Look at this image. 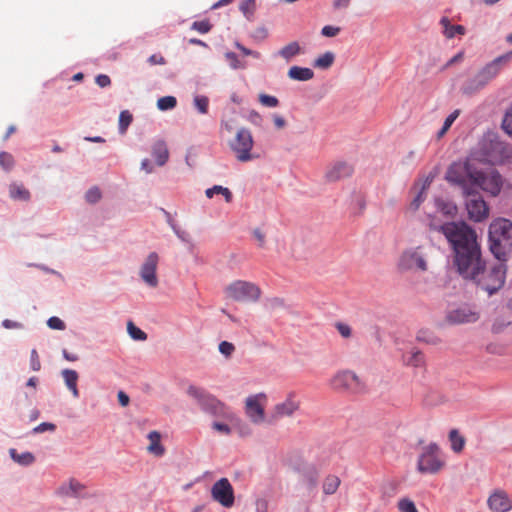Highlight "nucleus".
Segmentation results:
<instances>
[{
    "mask_svg": "<svg viewBox=\"0 0 512 512\" xmlns=\"http://www.w3.org/2000/svg\"><path fill=\"white\" fill-rule=\"evenodd\" d=\"M354 169L351 164L345 161H336L331 163L325 172V179L328 182H336L350 177Z\"/></svg>",
    "mask_w": 512,
    "mask_h": 512,
    "instance_id": "a211bd4d",
    "label": "nucleus"
},
{
    "mask_svg": "<svg viewBox=\"0 0 512 512\" xmlns=\"http://www.w3.org/2000/svg\"><path fill=\"white\" fill-rule=\"evenodd\" d=\"M96 84L101 87H108L111 84V79L106 74H99L95 79Z\"/></svg>",
    "mask_w": 512,
    "mask_h": 512,
    "instance_id": "e2e57ef3",
    "label": "nucleus"
},
{
    "mask_svg": "<svg viewBox=\"0 0 512 512\" xmlns=\"http://www.w3.org/2000/svg\"><path fill=\"white\" fill-rule=\"evenodd\" d=\"M84 489L85 486L81 482L71 478L57 488L56 494L60 497H79Z\"/></svg>",
    "mask_w": 512,
    "mask_h": 512,
    "instance_id": "4be33fe9",
    "label": "nucleus"
},
{
    "mask_svg": "<svg viewBox=\"0 0 512 512\" xmlns=\"http://www.w3.org/2000/svg\"><path fill=\"white\" fill-rule=\"evenodd\" d=\"M0 165L5 170H10L14 165L13 156L7 152H0Z\"/></svg>",
    "mask_w": 512,
    "mask_h": 512,
    "instance_id": "8fccbe9b",
    "label": "nucleus"
},
{
    "mask_svg": "<svg viewBox=\"0 0 512 512\" xmlns=\"http://www.w3.org/2000/svg\"><path fill=\"white\" fill-rule=\"evenodd\" d=\"M159 264V256L156 252H151L145 258L142 263L139 275L141 280L151 288H155L158 286L159 280L157 277V267Z\"/></svg>",
    "mask_w": 512,
    "mask_h": 512,
    "instance_id": "dca6fc26",
    "label": "nucleus"
},
{
    "mask_svg": "<svg viewBox=\"0 0 512 512\" xmlns=\"http://www.w3.org/2000/svg\"><path fill=\"white\" fill-rule=\"evenodd\" d=\"M449 242L454 252L457 271H467L471 263L481 258V247L477 234L471 226H434Z\"/></svg>",
    "mask_w": 512,
    "mask_h": 512,
    "instance_id": "f257e3e1",
    "label": "nucleus"
},
{
    "mask_svg": "<svg viewBox=\"0 0 512 512\" xmlns=\"http://www.w3.org/2000/svg\"><path fill=\"white\" fill-rule=\"evenodd\" d=\"M267 399L266 394L258 393L247 397L245 401V412L250 421L256 425L262 424L265 418V410L263 402Z\"/></svg>",
    "mask_w": 512,
    "mask_h": 512,
    "instance_id": "4468645a",
    "label": "nucleus"
},
{
    "mask_svg": "<svg viewBox=\"0 0 512 512\" xmlns=\"http://www.w3.org/2000/svg\"><path fill=\"white\" fill-rule=\"evenodd\" d=\"M279 55L289 62L293 57L301 53V47L298 42L293 41L279 50Z\"/></svg>",
    "mask_w": 512,
    "mask_h": 512,
    "instance_id": "473e14b6",
    "label": "nucleus"
},
{
    "mask_svg": "<svg viewBox=\"0 0 512 512\" xmlns=\"http://www.w3.org/2000/svg\"><path fill=\"white\" fill-rule=\"evenodd\" d=\"M449 440L451 441V448L454 452L459 453L463 450L465 439L456 429H452L449 432Z\"/></svg>",
    "mask_w": 512,
    "mask_h": 512,
    "instance_id": "4c0bfd02",
    "label": "nucleus"
},
{
    "mask_svg": "<svg viewBox=\"0 0 512 512\" xmlns=\"http://www.w3.org/2000/svg\"><path fill=\"white\" fill-rule=\"evenodd\" d=\"M211 495L214 501L226 508L234 504V490L227 478H221L213 484Z\"/></svg>",
    "mask_w": 512,
    "mask_h": 512,
    "instance_id": "f3484780",
    "label": "nucleus"
},
{
    "mask_svg": "<svg viewBox=\"0 0 512 512\" xmlns=\"http://www.w3.org/2000/svg\"><path fill=\"white\" fill-rule=\"evenodd\" d=\"M340 485V479L335 475H329L323 482V492L326 495L334 494Z\"/></svg>",
    "mask_w": 512,
    "mask_h": 512,
    "instance_id": "e433bc0d",
    "label": "nucleus"
},
{
    "mask_svg": "<svg viewBox=\"0 0 512 512\" xmlns=\"http://www.w3.org/2000/svg\"><path fill=\"white\" fill-rule=\"evenodd\" d=\"M177 105V100L174 96H164L158 99L157 108L161 111L171 110Z\"/></svg>",
    "mask_w": 512,
    "mask_h": 512,
    "instance_id": "ea45409f",
    "label": "nucleus"
},
{
    "mask_svg": "<svg viewBox=\"0 0 512 512\" xmlns=\"http://www.w3.org/2000/svg\"><path fill=\"white\" fill-rule=\"evenodd\" d=\"M416 339L419 342H424V343H427V344H436V343H438L437 337H435L432 333H430L427 330H420L417 333Z\"/></svg>",
    "mask_w": 512,
    "mask_h": 512,
    "instance_id": "49530a36",
    "label": "nucleus"
},
{
    "mask_svg": "<svg viewBox=\"0 0 512 512\" xmlns=\"http://www.w3.org/2000/svg\"><path fill=\"white\" fill-rule=\"evenodd\" d=\"M444 465L445 460L436 443H430L422 448L417 461V470L420 473L436 474Z\"/></svg>",
    "mask_w": 512,
    "mask_h": 512,
    "instance_id": "423d86ee",
    "label": "nucleus"
},
{
    "mask_svg": "<svg viewBox=\"0 0 512 512\" xmlns=\"http://www.w3.org/2000/svg\"><path fill=\"white\" fill-rule=\"evenodd\" d=\"M85 197L89 203H96L101 198V192L98 188L94 187L87 191Z\"/></svg>",
    "mask_w": 512,
    "mask_h": 512,
    "instance_id": "bf43d9fd",
    "label": "nucleus"
},
{
    "mask_svg": "<svg viewBox=\"0 0 512 512\" xmlns=\"http://www.w3.org/2000/svg\"><path fill=\"white\" fill-rule=\"evenodd\" d=\"M254 140L250 130L241 128L237 131L235 137L230 141V149L240 162H248L255 158L251 153Z\"/></svg>",
    "mask_w": 512,
    "mask_h": 512,
    "instance_id": "9d476101",
    "label": "nucleus"
},
{
    "mask_svg": "<svg viewBox=\"0 0 512 512\" xmlns=\"http://www.w3.org/2000/svg\"><path fill=\"white\" fill-rule=\"evenodd\" d=\"M264 308L272 313L276 312L278 310H283L287 308V305L285 303V300L280 297H271L267 298L264 302Z\"/></svg>",
    "mask_w": 512,
    "mask_h": 512,
    "instance_id": "f704fd0d",
    "label": "nucleus"
},
{
    "mask_svg": "<svg viewBox=\"0 0 512 512\" xmlns=\"http://www.w3.org/2000/svg\"><path fill=\"white\" fill-rule=\"evenodd\" d=\"M398 509L400 512H418L414 502L408 498L399 500Z\"/></svg>",
    "mask_w": 512,
    "mask_h": 512,
    "instance_id": "09e8293b",
    "label": "nucleus"
},
{
    "mask_svg": "<svg viewBox=\"0 0 512 512\" xmlns=\"http://www.w3.org/2000/svg\"><path fill=\"white\" fill-rule=\"evenodd\" d=\"M30 365H31V369L33 371H39L40 368H41L40 359H39L38 353H37V351L35 349H33L31 351Z\"/></svg>",
    "mask_w": 512,
    "mask_h": 512,
    "instance_id": "052dcab7",
    "label": "nucleus"
},
{
    "mask_svg": "<svg viewBox=\"0 0 512 512\" xmlns=\"http://www.w3.org/2000/svg\"><path fill=\"white\" fill-rule=\"evenodd\" d=\"M147 437L150 441V444L147 447V451L150 454H153L157 457L163 456L165 453V448L163 447V445L160 442V440H161L160 433L158 431L154 430V431L149 432Z\"/></svg>",
    "mask_w": 512,
    "mask_h": 512,
    "instance_id": "393cba45",
    "label": "nucleus"
},
{
    "mask_svg": "<svg viewBox=\"0 0 512 512\" xmlns=\"http://www.w3.org/2000/svg\"><path fill=\"white\" fill-rule=\"evenodd\" d=\"M150 65H164L166 63L164 57L160 54H153L148 58Z\"/></svg>",
    "mask_w": 512,
    "mask_h": 512,
    "instance_id": "774afa93",
    "label": "nucleus"
},
{
    "mask_svg": "<svg viewBox=\"0 0 512 512\" xmlns=\"http://www.w3.org/2000/svg\"><path fill=\"white\" fill-rule=\"evenodd\" d=\"M471 187L474 193L481 189L496 196L502 187L501 175L494 169H489L485 172L476 170Z\"/></svg>",
    "mask_w": 512,
    "mask_h": 512,
    "instance_id": "9b49d317",
    "label": "nucleus"
},
{
    "mask_svg": "<svg viewBox=\"0 0 512 512\" xmlns=\"http://www.w3.org/2000/svg\"><path fill=\"white\" fill-rule=\"evenodd\" d=\"M288 77L296 81H308L314 77V72L310 68L292 66L288 70Z\"/></svg>",
    "mask_w": 512,
    "mask_h": 512,
    "instance_id": "bb28decb",
    "label": "nucleus"
},
{
    "mask_svg": "<svg viewBox=\"0 0 512 512\" xmlns=\"http://www.w3.org/2000/svg\"><path fill=\"white\" fill-rule=\"evenodd\" d=\"M300 409V401L294 392H290L284 401L277 403L267 418L268 424H274L285 417H293Z\"/></svg>",
    "mask_w": 512,
    "mask_h": 512,
    "instance_id": "ddd939ff",
    "label": "nucleus"
},
{
    "mask_svg": "<svg viewBox=\"0 0 512 512\" xmlns=\"http://www.w3.org/2000/svg\"><path fill=\"white\" fill-rule=\"evenodd\" d=\"M225 57L227 61L229 62V65L233 69H239V68H245V64L239 61L237 55L234 52H227L225 54Z\"/></svg>",
    "mask_w": 512,
    "mask_h": 512,
    "instance_id": "3c124183",
    "label": "nucleus"
},
{
    "mask_svg": "<svg viewBox=\"0 0 512 512\" xmlns=\"http://www.w3.org/2000/svg\"><path fill=\"white\" fill-rule=\"evenodd\" d=\"M489 248L499 261L512 253V226H489Z\"/></svg>",
    "mask_w": 512,
    "mask_h": 512,
    "instance_id": "7ed1b4c3",
    "label": "nucleus"
},
{
    "mask_svg": "<svg viewBox=\"0 0 512 512\" xmlns=\"http://www.w3.org/2000/svg\"><path fill=\"white\" fill-rule=\"evenodd\" d=\"M340 28L334 26H324L321 30V34L325 37H335L339 34Z\"/></svg>",
    "mask_w": 512,
    "mask_h": 512,
    "instance_id": "680f3d73",
    "label": "nucleus"
},
{
    "mask_svg": "<svg viewBox=\"0 0 512 512\" xmlns=\"http://www.w3.org/2000/svg\"><path fill=\"white\" fill-rule=\"evenodd\" d=\"M10 457L21 466H30L35 462V456L31 452L18 453L16 449L9 450Z\"/></svg>",
    "mask_w": 512,
    "mask_h": 512,
    "instance_id": "7c9ffc66",
    "label": "nucleus"
},
{
    "mask_svg": "<svg viewBox=\"0 0 512 512\" xmlns=\"http://www.w3.org/2000/svg\"><path fill=\"white\" fill-rule=\"evenodd\" d=\"M236 47L245 55V56H252L256 59H259L261 57V54L257 51L251 50L246 48L245 46L241 45L240 43H236Z\"/></svg>",
    "mask_w": 512,
    "mask_h": 512,
    "instance_id": "0e129e2a",
    "label": "nucleus"
},
{
    "mask_svg": "<svg viewBox=\"0 0 512 512\" xmlns=\"http://www.w3.org/2000/svg\"><path fill=\"white\" fill-rule=\"evenodd\" d=\"M335 328L337 329V331L339 332V334L343 337V338H350L352 336V329L351 327L346 324V323H343V322H336L335 323Z\"/></svg>",
    "mask_w": 512,
    "mask_h": 512,
    "instance_id": "5fc2aeb1",
    "label": "nucleus"
},
{
    "mask_svg": "<svg viewBox=\"0 0 512 512\" xmlns=\"http://www.w3.org/2000/svg\"><path fill=\"white\" fill-rule=\"evenodd\" d=\"M61 375L64 379L65 385L68 390L72 393L74 398L79 397V390L77 387V381L79 378L78 373L72 369H63Z\"/></svg>",
    "mask_w": 512,
    "mask_h": 512,
    "instance_id": "5701e85b",
    "label": "nucleus"
},
{
    "mask_svg": "<svg viewBox=\"0 0 512 512\" xmlns=\"http://www.w3.org/2000/svg\"><path fill=\"white\" fill-rule=\"evenodd\" d=\"M258 99H259L260 104L265 107L274 108L279 105L278 98L275 96H272V95L261 93V94H259Z\"/></svg>",
    "mask_w": 512,
    "mask_h": 512,
    "instance_id": "a18cd8bd",
    "label": "nucleus"
},
{
    "mask_svg": "<svg viewBox=\"0 0 512 512\" xmlns=\"http://www.w3.org/2000/svg\"><path fill=\"white\" fill-rule=\"evenodd\" d=\"M127 331L130 337L134 340L144 341L147 339V334L140 328L134 325L133 322L129 321L127 324Z\"/></svg>",
    "mask_w": 512,
    "mask_h": 512,
    "instance_id": "a19ab883",
    "label": "nucleus"
},
{
    "mask_svg": "<svg viewBox=\"0 0 512 512\" xmlns=\"http://www.w3.org/2000/svg\"><path fill=\"white\" fill-rule=\"evenodd\" d=\"M318 471L314 466H309L303 473V481L306 483L309 490L316 488L318 483Z\"/></svg>",
    "mask_w": 512,
    "mask_h": 512,
    "instance_id": "72a5a7b5",
    "label": "nucleus"
},
{
    "mask_svg": "<svg viewBox=\"0 0 512 512\" xmlns=\"http://www.w3.org/2000/svg\"><path fill=\"white\" fill-rule=\"evenodd\" d=\"M502 128L512 137V107L506 112L503 118Z\"/></svg>",
    "mask_w": 512,
    "mask_h": 512,
    "instance_id": "603ef678",
    "label": "nucleus"
},
{
    "mask_svg": "<svg viewBox=\"0 0 512 512\" xmlns=\"http://www.w3.org/2000/svg\"><path fill=\"white\" fill-rule=\"evenodd\" d=\"M187 394L189 397L195 400L197 405L205 413L211 414L213 416H221L224 414V404L203 388L190 385L187 389Z\"/></svg>",
    "mask_w": 512,
    "mask_h": 512,
    "instance_id": "6e6552de",
    "label": "nucleus"
},
{
    "mask_svg": "<svg viewBox=\"0 0 512 512\" xmlns=\"http://www.w3.org/2000/svg\"><path fill=\"white\" fill-rule=\"evenodd\" d=\"M440 24L443 27V34L446 38L452 39L457 34L464 35L465 27L462 25H451L450 20L447 17H442Z\"/></svg>",
    "mask_w": 512,
    "mask_h": 512,
    "instance_id": "c85d7f7f",
    "label": "nucleus"
},
{
    "mask_svg": "<svg viewBox=\"0 0 512 512\" xmlns=\"http://www.w3.org/2000/svg\"><path fill=\"white\" fill-rule=\"evenodd\" d=\"M334 59L335 55L332 52H326L315 59L314 66L320 69H328L332 66Z\"/></svg>",
    "mask_w": 512,
    "mask_h": 512,
    "instance_id": "58836bf2",
    "label": "nucleus"
},
{
    "mask_svg": "<svg viewBox=\"0 0 512 512\" xmlns=\"http://www.w3.org/2000/svg\"><path fill=\"white\" fill-rule=\"evenodd\" d=\"M329 384L333 390L348 394H361L366 390L365 383L351 370L338 371Z\"/></svg>",
    "mask_w": 512,
    "mask_h": 512,
    "instance_id": "39448f33",
    "label": "nucleus"
},
{
    "mask_svg": "<svg viewBox=\"0 0 512 512\" xmlns=\"http://www.w3.org/2000/svg\"><path fill=\"white\" fill-rule=\"evenodd\" d=\"M205 195L207 198L211 199L215 195H221L226 203H231L233 200L232 192L227 188L221 185H214L211 188L205 190Z\"/></svg>",
    "mask_w": 512,
    "mask_h": 512,
    "instance_id": "2f4dec72",
    "label": "nucleus"
},
{
    "mask_svg": "<svg viewBox=\"0 0 512 512\" xmlns=\"http://www.w3.org/2000/svg\"><path fill=\"white\" fill-rule=\"evenodd\" d=\"M227 296L239 302H256L261 296V289L252 282L237 280L226 287Z\"/></svg>",
    "mask_w": 512,
    "mask_h": 512,
    "instance_id": "1a4fd4ad",
    "label": "nucleus"
},
{
    "mask_svg": "<svg viewBox=\"0 0 512 512\" xmlns=\"http://www.w3.org/2000/svg\"><path fill=\"white\" fill-rule=\"evenodd\" d=\"M397 268L401 272H426L428 270V254L424 246L409 247L399 255Z\"/></svg>",
    "mask_w": 512,
    "mask_h": 512,
    "instance_id": "20e7f679",
    "label": "nucleus"
},
{
    "mask_svg": "<svg viewBox=\"0 0 512 512\" xmlns=\"http://www.w3.org/2000/svg\"><path fill=\"white\" fill-rule=\"evenodd\" d=\"M255 0H243L240 3V10L244 14V16L250 20L254 14L255 11Z\"/></svg>",
    "mask_w": 512,
    "mask_h": 512,
    "instance_id": "37998d69",
    "label": "nucleus"
},
{
    "mask_svg": "<svg viewBox=\"0 0 512 512\" xmlns=\"http://www.w3.org/2000/svg\"><path fill=\"white\" fill-rule=\"evenodd\" d=\"M234 350H235L234 345L228 341H222L219 344L220 353L226 357H230L232 355V353L234 352Z\"/></svg>",
    "mask_w": 512,
    "mask_h": 512,
    "instance_id": "13d9d810",
    "label": "nucleus"
},
{
    "mask_svg": "<svg viewBox=\"0 0 512 512\" xmlns=\"http://www.w3.org/2000/svg\"><path fill=\"white\" fill-rule=\"evenodd\" d=\"M212 427L216 431H218L222 434H225V435H229L231 433V428L227 424H224V423L214 422Z\"/></svg>",
    "mask_w": 512,
    "mask_h": 512,
    "instance_id": "69168bd1",
    "label": "nucleus"
},
{
    "mask_svg": "<svg viewBox=\"0 0 512 512\" xmlns=\"http://www.w3.org/2000/svg\"><path fill=\"white\" fill-rule=\"evenodd\" d=\"M466 208L470 220L474 222H482L488 217L489 208L486 202L481 198L468 200Z\"/></svg>",
    "mask_w": 512,
    "mask_h": 512,
    "instance_id": "aec40b11",
    "label": "nucleus"
},
{
    "mask_svg": "<svg viewBox=\"0 0 512 512\" xmlns=\"http://www.w3.org/2000/svg\"><path fill=\"white\" fill-rule=\"evenodd\" d=\"M506 264L499 261L490 264L488 267L481 257L471 263L467 271L460 270L458 273L464 278L473 281L478 288L487 292L489 296L498 292L505 284Z\"/></svg>",
    "mask_w": 512,
    "mask_h": 512,
    "instance_id": "f03ea898",
    "label": "nucleus"
},
{
    "mask_svg": "<svg viewBox=\"0 0 512 512\" xmlns=\"http://www.w3.org/2000/svg\"><path fill=\"white\" fill-rule=\"evenodd\" d=\"M492 512H508L512 509V501L504 490H495L487 500Z\"/></svg>",
    "mask_w": 512,
    "mask_h": 512,
    "instance_id": "6ab92c4d",
    "label": "nucleus"
},
{
    "mask_svg": "<svg viewBox=\"0 0 512 512\" xmlns=\"http://www.w3.org/2000/svg\"><path fill=\"white\" fill-rule=\"evenodd\" d=\"M512 59V51L503 54L486 64L475 76V88L480 89L493 80Z\"/></svg>",
    "mask_w": 512,
    "mask_h": 512,
    "instance_id": "f8f14e48",
    "label": "nucleus"
},
{
    "mask_svg": "<svg viewBox=\"0 0 512 512\" xmlns=\"http://www.w3.org/2000/svg\"><path fill=\"white\" fill-rule=\"evenodd\" d=\"M435 205H436V208L437 210L445 217L447 218H454L455 215L457 214V206L449 201V200H445V199H442V198H437L435 200Z\"/></svg>",
    "mask_w": 512,
    "mask_h": 512,
    "instance_id": "cd10ccee",
    "label": "nucleus"
},
{
    "mask_svg": "<svg viewBox=\"0 0 512 512\" xmlns=\"http://www.w3.org/2000/svg\"><path fill=\"white\" fill-rule=\"evenodd\" d=\"M194 105L201 114H206L209 107V99L206 96H196Z\"/></svg>",
    "mask_w": 512,
    "mask_h": 512,
    "instance_id": "de8ad7c7",
    "label": "nucleus"
},
{
    "mask_svg": "<svg viewBox=\"0 0 512 512\" xmlns=\"http://www.w3.org/2000/svg\"><path fill=\"white\" fill-rule=\"evenodd\" d=\"M133 120L132 114L128 110H124L120 112L119 115V131L120 133H125L128 126L131 124Z\"/></svg>",
    "mask_w": 512,
    "mask_h": 512,
    "instance_id": "79ce46f5",
    "label": "nucleus"
},
{
    "mask_svg": "<svg viewBox=\"0 0 512 512\" xmlns=\"http://www.w3.org/2000/svg\"><path fill=\"white\" fill-rule=\"evenodd\" d=\"M434 176H427L421 183H415L412 192L415 193V197L411 201L410 207L413 210H417L426 198V192L430 187Z\"/></svg>",
    "mask_w": 512,
    "mask_h": 512,
    "instance_id": "412c9836",
    "label": "nucleus"
},
{
    "mask_svg": "<svg viewBox=\"0 0 512 512\" xmlns=\"http://www.w3.org/2000/svg\"><path fill=\"white\" fill-rule=\"evenodd\" d=\"M2 326L6 329H22L23 324L17 321H13L10 319H5L2 321Z\"/></svg>",
    "mask_w": 512,
    "mask_h": 512,
    "instance_id": "338daca9",
    "label": "nucleus"
},
{
    "mask_svg": "<svg viewBox=\"0 0 512 512\" xmlns=\"http://www.w3.org/2000/svg\"><path fill=\"white\" fill-rule=\"evenodd\" d=\"M152 155L159 166H163L168 161L169 151L163 140H158L153 144Z\"/></svg>",
    "mask_w": 512,
    "mask_h": 512,
    "instance_id": "b1692460",
    "label": "nucleus"
},
{
    "mask_svg": "<svg viewBox=\"0 0 512 512\" xmlns=\"http://www.w3.org/2000/svg\"><path fill=\"white\" fill-rule=\"evenodd\" d=\"M9 196L16 201H28L30 192L23 184L12 183L9 186Z\"/></svg>",
    "mask_w": 512,
    "mask_h": 512,
    "instance_id": "c756f323",
    "label": "nucleus"
},
{
    "mask_svg": "<svg viewBox=\"0 0 512 512\" xmlns=\"http://www.w3.org/2000/svg\"><path fill=\"white\" fill-rule=\"evenodd\" d=\"M259 247H264L266 237L269 235L268 226H255L250 231Z\"/></svg>",
    "mask_w": 512,
    "mask_h": 512,
    "instance_id": "c9c22d12",
    "label": "nucleus"
},
{
    "mask_svg": "<svg viewBox=\"0 0 512 512\" xmlns=\"http://www.w3.org/2000/svg\"><path fill=\"white\" fill-rule=\"evenodd\" d=\"M47 325L53 330H64L66 325L59 317L52 316L47 320Z\"/></svg>",
    "mask_w": 512,
    "mask_h": 512,
    "instance_id": "6e6d98bb",
    "label": "nucleus"
},
{
    "mask_svg": "<svg viewBox=\"0 0 512 512\" xmlns=\"http://www.w3.org/2000/svg\"><path fill=\"white\" fill-rule=\"evenodd\" d=\"M211 28H212V25L207 20L195 21L192 24V29H194L202 34L208 33L211 30Z\"/></svg>",
    "mask_w": 512,
    "mask_h": 512,
    "instance_id": "864d4df0",
    "label": "nucleus"
},
{
    "mask_svg": "<svg viewBox=\"0 0 512 512\" xmlns=\"http://www.w3.org/2000/svg\"><path fill=\"white\" fill-rule=\"evenodd\" d=\"M403 362L407 366L422 367L425 365V356L420 350L413 348L403 355Z\"/></svg>",
    "mask_w": 512,
    "mask_h": 512,
    "instance_id": "a878e982",
    "label": "nucleus"
},
{
    "mask_svg": "<svg viewBox=\"0 0 512 512\" xmlns=\"http://www.w3.org/2000/svg\"><path fill=\"white\" fill-rule=\"evenodd\" d=\"M475 171L468 163H453L446 172V180L459 186L465 196H470L474 194L471 185Z\"/></svg>",
    "mask_w": 512,
    "mask_h": 512,
    "instance_id": "0eeeda50",
    "label": "nucleus"
},
{
    "mask_svg": "<svg viewBox=\"0 0 512 512\" xmlns=\"http://www.w3.org/2000/svg\"><path fill=\"white\" fill-rule=\"evenodd\" d=\"M56 430V425L50 422L40 423L38 426L33 428L34 434H40L46 431L54 432Z\"/></svg>",
    "mask_w": 512,
    "mask_h": 512,
    "instance_id": "4d7b16f0",
    "label": "nucleus"
},
{
    "mask_svg": "<svg viewBox=\"0 0 512 512\" xmlns=\"http://www.w3.org/2000/svg\"><path fill=\"white\" fill-rule=\"evenodd\" d=\"M175 234L178 236V238L188 244V245H192V237L190 235V233L185 229V226H172Z\"/></svg>",
    "mask_w": 512,
    "mask_h": 512,
    "instance_id": "c03bdc74",
    "label": "nucleus"
},
{
    "mask_svg": "<svg viewBox=\"0 0 512 512\" xmlns=\"http://www.w3.org/2000/svg\"><path fill=\"white\" fill-rule=\"evenodd\" d=\"M479 318V312L467 304L450 309L445 316L446 321L452 325L475 323Z\"/></svg>",
    "mask_w": 512,
    "mask_h": 512,
    "instance_id": "2eb2a0df",
    "label": "nucleus"
}]
</instances>
